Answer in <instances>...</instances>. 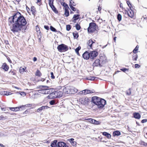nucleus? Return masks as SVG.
Returning a JSON list of instances; mask_svg holds the SVG:
<instances>
[{"instance_id":"obj_7","label":"nucleus","mask_w":147,"mask_h":147,"mask_svg":"<svg viewBox=\"0 0 147 147\" xmlns=\"http://www.w3.org/2000/svg\"><path fill=\"white\" fill-rule=\"evenodd\" d=\"M80 102L83 105H86L89 102V99L87 97H83L79 99Z\"/></svg>"},{"instance_id":"obj_8","label":"nucleus","mask_w":147,"mask_h":147,"mask_svg":"<svg viewBox=\"0 0 147 147\" xmlns=\"http://www.w3.org/2000/svg\"><path fill=\"white\" fill-rule=\"evenodd\" d=\"M89 53H90V59H94L98 55V53L95 51H90Z\"/></svg>"},{"instance_id":"obj_17","label":"nucleus","mask_w":147,"mask_h":147,"mask_svg":"<svg viewBox=\"0 0 147 147\" xmlns=\"http://www.w3.org/2000/svg\"><path fill=\"white\" fill-rule=\"evenodd\" d=\"M93 65L94 66H101L100 63V60L99 59H96L93 63Z\"/></svg>"},{"instance_id":"obj_35","label":"nucleus","mask_w":147,"mask_h":147,"mask_svg":"<svg viewBox=\"0 0 147 147\" xmlns=\"http://www.w3.org/2000/svg\"><path fill=\"white\" fill-rule=\"evenodd\" d=\"M140 144L142 145H143V146H147V143L144 142V141H141L140 142Z\"/></svg>"},{"instance_id":"obj_58","label":"nucleus","mask_w":147,"mask_h":147,"mask_svg":"<svg viewBox=\"0 0 147 147\" xmlns=\"http://www.w3.org/2000/svg\"><path fill=\"white\" fill-rule=\"evenodd\" d=\"M1 109L3 111H5V107L1 108Z\"/></svg>"},{"instance_id":"obj_57","label":"nucleus","mask_w":147,"mask_h":147,"mask_svg":"<svg viewBox=\"0 0 147 147\" xmlns=\"http://www.w3.org/2000/svg\"><path fill=\"white\" fill-rule=\"evenodd\" d=\"M37 60V58L35 57H34L33 58V60L34 62H35Z\"/></svg>"},{"instance_id":"obj_18","label":"nucleus","mask_w":147,"mask_h":147,"mask_svg":"<svg viewBox=\"0 0 147 147\" xmlns=\"http://www.w3.org/2000/svg\"><path fill=\"white\" fill-rule=\"evenodd\" d=\"M57 146L58 147H64L67 146L66 144L63 142H58Z\"/></svg>"},{"instance_id":"obj_12","label":"nucleus","mask_w":147,"mask_h":147,"mask_svg":"<svg viewBox=\"0 0 147 147\" xmlns=\"http://www.w3.org/2000/svg\"><path fill=\"white\" fill-rule=\"evenodd\" d=\"M129 7L130 8V11L129 10V17L131 18H132L134 16V9L132 7H130L129 6Z\"/></svg>"},{"instance_id":"obj_43","label":"nucleus","mask_w":147,"mask_h":147,"mask_svg":"<svg viewBox=\"0 0 147 147\" xmlns=\"http://www.w3.org/2000/svg\"><path fill=\"white\" fill-rule=\"evenodd\" d=\"M36 75L37 76H40V75H41V73L38 70H37L36 72Z\"/></svg>"},{"instance_id":"obj_61","label":"nucleus","mask_w":147,"mask_h":147,"mask_svg":"<svg viewBox=\"0 0 147 147\" xmlns=\"http://www.w3.org/2000/svg\"><path fill=\"white\" fill-rule=\"evenodd\" d=\"M25 106H26V107H30V106H32V105H31V104H28V105H25Z\"/></svg>"},{"instance_id":"obj_39","label":"nucleus","mask_w":147,"mask_h":147,"mask_svg":"<svg viewBox=\"0 0 147 147\" xmlns=\"http://www.w3.org/2000/svg\"><path fill=\"white\" fill-rule=\"evenodd\" d=\"M66 30L67 31H69L71 29V26L69 25H67L66 26Z\"/></svg>"},{"instance_id":"obj_59","label":"nucleus","mask_w":147,"mask_h":147,"mask_svg":"<svg viewBox=\"0 0 147 147\" xmlns=\"http://www.w3.org/2000/svg\"><path fill=\"white\" fill-rule=\"evenodd\" d=\"M101 9L102 8H101V7H100V6H99L98 8V11H100L101 10Z\"/></svg>"},{"instance_id":"obj_62","label":"nucleus","mask_w":147,"mask_h":147,"mask_svg":"<svg viewBox=\"0 0 147 147\" xmlns=\"http://www.w3.org/2000/svg\"><path fill=\"white\" fill-rule=\"evenodd\" d=\"M122 3H120V6L121 8H123V6H122Z\"/></svg>"},{"instance_id":"obj_37","label":"nucleus","mask_w":147,"mask_h":147,"mask_svg":"<svg viewBox=\"0 0 147 147\" xmlns=\"http://www.w3.org/2000/svg\"><path fill=\"white\" fill-rule=\"evenodd\" d=\"M70 5L75 6L76 5V4L74 2V1L73 0H71L70 1V3H69V5L70 6Z\"/></svg>"},{"instance_id":"obj_34","label":"nucleus","mask_w":147,"mask_h":147,"mask_svg":"<svg viewBox=\"0 0 147 147\" xmlns=\"http://www.w3.org/2000/svg\"><path fill=\"white\" fill-rule=\"evenodd\" d=\"M122 16L120 14H118L117 15V19L119 21L121 20Z\"/></svg>"},{"instance_id":"obj_36","label":"nucleus","mask_w":147,"mask_h":147,"mask_svg":"<svg viewBox=\"0 0 147 147\" xmlns=\"http://www.w3.org/2000/svg\"><path fill=\"white\" fill-rule=\"evenodd\" d=\"M80 16V15L77 14V15H74L73 19H76L77 20L79 18Z\"/></svg>"},{"instance_id":"obj_9","label":"nucleus","mask_w":147,"mask_h":147,"mask_svg":"<svg viewBox=\"0 0 147 147\" xmlns=\"http://www.w3.org/2000/svg\"><path fill=\"white\" fill-rule=\"evenodd\" d=\"M90 53L87 51H86L82 55V57L84 59L88 60L89 59H90Z\"/></svg>"},{"instance_id":"obj_15","label":"nucleus","mask_w":147,"mask_h":147,"mask_svg":"<svg viewBox=\"0 0 147 147\" xmlns=\"http://www.w3.org/2000/svg\"><path fill=\"white\" fill-rule=\"evenodd\" d=\"M55 92V94L56 95L57 98L58 97H60L62 96V95L64 94L63 91H57Z\"/></svg>"},{"instance_id":"obj_48","label":"nucleus","mask_w":147,"mask_h":147,"mask_svg":"<svg viewBox=\"0 0 147 147\" xmlns=\"http://www.w3.org/2000/svg\"><path fill=\"white\" fill-rule=\"evenodd\" d=\"M71 144L73 146H75L76 145V142L75 141H74L71 143Z\"/></svg>"},{"instance_id":"obj_16","label":"nucleus","mask_w":147,"mask_h":147,"mask_svg":"<svg viewBox=\"0 0 147 147\" xmlns=\"http://www.w3.org/2000/svg\"><path fill=\"white\" fill-rule=\"evenodd\" d=\"M23 107H24V106L23 105L20 106V107H10L9 109L11 111H18L20 110V108Z\"/></svg>"},{"instance_id":"obj_14","label":"nucleus","mask_w":147,"mask_h":147,"mask_svg":"<svg viewBox=\"0 0 147 147\" xmlns=\"http://www.w3.org/2000/svg\"><path fill=\"white\" fill-rule=\"evenodd\" d=\"M49 107L47 106H42L38 109L37 110V112L38 113H40L42 111L44 110L45 109H47Z\"/></svg>"},{"instance_id":"obj_27","label":"nucleus","mask_w":147,"mask_h":147,"mask_svg":"<svg viewBox=\"0 0 147 147\" xmlns=\"http://www.w3.org/2000/svg\"><path fill=\"white\" fill-rule=\"evenodd\" d=\"M49 103L51 105H55L56 104L57 102L55 100H53L50 101Z\"/></svg>"},{"instance_id":"obj_51","label":"nucleus","mask_w":147,"mask_h":147,"mask_svg":"<svg viewBox=\"0 0 147 147\" xmlns=\"http://www.w3.org/2000/svg\"><path fill=\"white\" fill-rule=\"evenodd\" d=\"M25 69L24 68H22V69L21 68L20 69V73H22V72L24 71Z\"/></svg>"},{"instance_id":"obj_60","label":"nucleus","mask_w":147,"mask_h":147,"mask_svg":"<svg viewBox=\"0 0 147 147\" xmlns=\"http://www.w3.org/2000/svg\"><path fill=\"white\" fill-rule=\"evenodd\" d=\"M76 20H77L76 19H72V21L74 22H76Z\"/></svg>"},{"instance_id":"obj_46","label":"nucleus","mask_w":147,"mask_h":147,"mask_svg":"<svg viewBox=\"0 0 147 147\" xmlns=\"http://www.w3.org/2000/svg\"><path fill=\"white\" fill-rule=\"evenodd\" d=\"M63 5L65 7V8L67 9V8H69L67 4L65 2L63 3Z\"/></svg>"},{"instance_id":"obj_50","label":"nucleus","mask_w":147,"mask_h":147,"mask_svg":"<svg viewBox=\"0 0 147 147\" xmlns=\"http://www.w3.org/2000/svg\"><path fill=\"white\" fill-rule=\"evenodd\" d=\"M140 65H139L138 64H135V67L136 68H139L140 67Z\"/></svg>"},{"instance_id":"obj_52","label":"nucleus","mask_w":147,"mask_h":147,"mask_svg":"<svg viewBox=\"0 0 147 147\" xmlns=\"http://www.w3.org/2000/svg\"><path fill=\"white\" fill-rule=\"evenodd\" d=\"M20 94L23 96H24L26 95V93L24 92H21L20 93Z\"/></svg>"},{"instance_id":"obj_30","label":"nucleus","mask_w":147,"mask_h":147,"mask_svg":"<svg viewBox=\"0 0 147 147\" xmlns=\"http://www.w3.org/2000/svg\"><path fill=\"white\" fill-rule=\"evenodd\" d=\"M31 11H32L33 14H34L36 12V11L34 7L33 6L31 8Z\"/></svg>"},{"instance_id":"obj_54","label":"nucleus","mask_w":147,"mask_h":147,"mask_svg":"<svg viewBox=\"0 0 147 147\" xmlns=\"http://www.w3.org/2000/svg\"><path fill=\"white\" fill-rule=\"evenodd\" d=\"M9 74L10 75L15 74V73L13 72V71H10L9 72Z\"/></svg>"},{"instance_id":"obj_29","label":"nucleus","mask_w":147,"mask_h":147,"mask_svg":"<svg viewBox=\"0 0 147 147\" xmlns=\"http://www.w3.org/2000/svg\"><path fill=\"white\" fill-rule=\"evenodd\" d=\"M2 94L4 95H10L11 94V92H9L6 91H3V92Z\"/></svg>"},{"instance_id":"obj_2","label":"nucleus","mask_w":147,"mask_h":147,"mask_svg":"<svg viewBox=\"0 0 147 147\" xmlns=\"http://www.w3.org/2000/svg\"><path fill=\"white\" fill-rule=\"evenodd\" d=\"M92 102L100 109L102 108L106 103V101L104 99L97 96L92 97Z\"/></svg>"},{"instance_id":"obj_42","label":"nucleus","mask_w":147,"mask_h":147,"mask_svg":"<svg viewBox=\"0 0 147 147\" xmlns=\"http://www.w3.org/2000/svg\"><path fill=\"white\" fill-rule=\"evenodd\" d=\"M86 80H94V77H88L86 79Z\"/></svg>"},{"instance_id":"obj_28","label":"nucleus","mask_w":147,"mask_h":147,"mask_svg":"<svg viewBox=\"0 0 147 147\" xmlns=\"http://www.w3.org/2000/svg\"><path fill=\"white\" fill-rule=\"evenodd\" d=\"M120 70L123 71V72L125 73L126 74H127L128 72V69H127L125 68L120 69Z\"/></svg>"},{"instance_id":"obj_4","label":"nucleus","mask_w":147,"mask_h":147,"mask_svg":"<svg viewBox=\"0 0 147 147\" xmlns=\"http://www.w3.org/2000/svg\"><path fill=\"white\" fill-rule=\"evenodd\" d=\"M57 49L59 52H62L67 51L68 50V47L65 44H61L58 46Z\"/></svg>"},{"instance_id":"obj_53","label":"nucleus","mask_w":147,"mask_h":147,"mask_svg":"<svg viewBox=\"0 0 147 147\" xmlns=\"http://www.w3.org/2000/svg\"><path fill=\"white\" fill-rule=\"evenodd\" d=\"M147 121V119H144L142 120V121L141 122L142 123H145Z\"/></svg>"},{"instance_id":"obj_20","label":"nucleus","mask_w":147,"mask_h":147,"mask_svg":"<svg viewBox=\"0 0 147 147\" xmlns=\"http://www.w3.org/2000/svg\"><path fill=\"white\" fill-rule=\"evenodd\" d=\"M134 116L135 118L138 119H139L141 117L140 115L138 113H134Z\"/></svg>"},{"instance_id":"obj_45","label":"nucleus","mask_w":147,"mask_h":147,"mask_svg":"<svg viewBox=\"0 0 147 147\" xmlns=\"http://www.w3.org/2000/svg\"><path fill=\"white\" fill-rule=\"evenodd\" d=\"M70 7L71 9L74 11H76V9L75 7L71 5H70Z\"/></svg>"},{"instance_id":"obj_25","label":"nucleus","mask_w":147,"mask_h":147,"mask_svg":"<svg viewBox=\"0 0 147 147\" xmlns=\"http://www.w3.org/2000/svg\"><path fill=\"white\" fill-rule=\"evenodd\" d=\"M120 132L119 131H115L113 132V134L114 136H118L120 135Z\"/></svg>"},{"instance_id":"obj_33","label":"nucleus","mask_w":147,"mask_h":147,"mask_svg":"<svg viewBox=\"0 0 147 147\" xmlns=\"http://www.w3.org/2000/svg\"><path fill=\"white\" fill-rule=\"evenodd\" d=\"M49 4L50 6L53 5V1L54 0H48Z\"/></svg>"},{"instance_id":"obj_63","label":"nucleus","mask_w":147,"mask_h":147,"mask_svg":"<svg viewBox=\"0 0 147 147\" xmlns=\"http://www.w3.org/2000/svg\"><path fill=\"white\" fill-rule=\"evenodd\" d=\"M76 53H77V55H78L80 56V54H79V52H76Z\"/></svg>"},{"instance_id":"obj_38","label":"nucleus","mask_w":147,"mask_h":147,"mask_svg":"<svg viewBox=\"0 0 147 147\" xmlns=\"http://www.w3.org/2000/svg\"><path fill=\"white\" fill-rule=\"evenodd\" d=\"M50 30L54 32H57V30L56 29L53 27V26H51L50 27Z\"/></svg>"},{"instance_id":"obj_56","label":"nucleus","mask_w":147,"mask_h":147,"mask_svg":"<svg viewBox=\"0 0 147 147\" xmlns=\"http://www.w3.org/2000/svg\"><path fill=\"white\" fill-rule=\"evenodd\" d=\"M74 139L73 138H71L69 139V141H70V143L74 142Z\"/></svg>"},{"instance_id":"obj_22","label":"nucleus","mask_w":147,"mask_h":147,"mask_svg":"<svg viewBox=\"0 0 147 147\" xmlns=\"http://www.w3.org/2000/svg\"><path fill=\"white\" fill-rule=\"evenodd\" d=\"M102 134L109 139L111 137V136L110 134L106 132H103Z\"/></svg>"},{"instance_id":"obj_31","label":"nucleus","mask_w":147,"mask_h":147,"mask_svg":"<svg viewBox=\"0 0 147 147\" xmlns=\"http://www.w3.org/2000/svg\"><path fill=\"white\" fill-rule=\"evenodd\" d=\"M134 61H136L137 59V55L136 54H134L132 57Z\"/></svg>"},{"instance_id":"obj_13","label":"nucleus","mask_w":147,"mask_h":147,"mask_svg":"<svg viewBox=\"0 0 147 147\" xmlns=\"http://www.w3.org/2000/svg\"><path fill=\"white\" fill-rule=\"evenodd\" d=\"M55 92L50 93L47 96V98L50 99L57 98L56 95L55 94Z\"/></svg>"},{"instance_id":"obj_10","label":"nucleus","mask_w":147,"mask_h":147,"mask_svg":"<svg viewBox=\"0 0 147 147\" xmlns=\"http://www.w3.org/2000/svg\"><path fill=\"white\" fill-rule=\"evenodd\" d=\"M86 120H87L90 123H92L94 124H98L99 123V122L91 118H89L88 119H86Z\"/></svg>"},{"instance_id":"obj_3","label":"nucleus","mask_w":147,"mask_h":147,"mask_svg":"<svg viewBox=\"0 0 147 147\" xmlns=\"http://www.w3.org/2000/svg\"><path fill=\"white\" fill-rule=\"evenodd\" d=\"M78 91V90L76 88L70 86H67L63 90V92L65 94H74Z\"/></svg>"},{"instance_id":"obj_23","label":"nucleus","mask_w":147,"mask_h":147,"mask_svg":"<svg viewBox=\"0 0 147 147\" xmlns=\"http://www.w3.org/2000/svg\"><path fill=\"white\" fill-rule=\"evenodd\" d=\"M57 140H54L53 142H52L51 146L52 147H57Z\"/></svg>"},{"instance_id":"obj_32","label":"nucleus","mask_w":147,"mask_h":147,"mask_svg":"<svg viewBox=\"0 0 147 147\" xmlns=\"http://www.w3.org/2000/svg\"><path fill=\"white\" fill-rule=\"evenodd\" d=\"M50 7H51V8L52 9V10L54 12H56V11H57V12H58L57 11V10L56 8H55V6H54V5H52V6H51Z\"/></svg>"},{"instance_id":"obj_44","label":"nucleus","mask_w":147,"mask_h":147,"mask_svg":"<svg viewBox=\"0 0 147 147\" xmlns=\"http://www.w3.org/2000/svg\"><path fill=\"white\" fill-rule=\"evenodd\" d=\"M73 35L74 38H77L78 37V34L77 33H73Z\"/></svg>"},{"instance_id":"obj_11","label":"nucleus","mask_w":147,"mask_h":147,"mask_svg":"<svg viewBox=\"0 0 147 147\" xmlns=\"http://www.w3.org/2000/svg\"><path fill=\"white\" fill-rule=\"evenodd\" d=\"M83 95H85L88 94L92 93L94 92V90H90L88 89H86L81 91Z\"/></svg>"},{"instance_id":"obj_1","label":"nucleus","mask_w":147,"mask_h":147,"mask_svg":"<svg viewBox=\"0 0 147 147\" xmlns=\"http://www.w3.org/2000/svg\"><path fill=\"white\" fill-rule=\"evenodd\" d=\"M11 30L14 32H19L22 30H25L26 27V25L27 22L24 17L21 14L18 12L9 18V24L11 26L13 23Z\"/></svg>"},{"instance_id":"obj_21","label":"nucleus","mask_w":147,"mask_h":147,"mask_svg":"<svg viewBox=\"0 0 147 147\" xmlns=\"http://www.w3.org/2000/svg\"><path fill=\"white\" fill-rule=\"evenodd\" d=\"M94 43L91 39L89 40L87 42V44L89 46L90 48H92V45L93 43Z\"/></svg>"},{"instance_id":"obj_41","label":"nucleus","mask_w":147,"mask_h":147,"mask_svg":"<svg viewBox=\"0 0 147 147\" xmlns=\"http://www.w3.org/2000/svg\"><path fill=\"white\" fill-rule=\"evenodd\" d=\"M76 29L77 30H79L81 28V27L80 25L78 24H76Z\"/></svg>"},{"instance_id":"obj_19","label":"nucleus","mask_w":147,"mask_h":147,"mask_svg":"<svg viewBox=\"0 0 147 147\" xmlns=\"http://www.w3.org/2000/svg\"><path fill=\"white\" fill-rule=\"evenodd\" d=\"M1 67L5 71H7L9 69L8 66L5 63L3 64L2 65V66Z\"/></svg>"},{"instance_id":"obj_55","label":"nucleus","mask_w":147,"mask_h":147,"mask_svg":"<svg viewBox=\"0 0 147 147\" xmlns=\"http://www.w3.org/2000/svg\"><path fill=\"white\" fill-rule=\"evenodd\" d=\"M44 28L46 30H49V27L48 26H44Z\"/></svg>"},{"instance_id":"obj_5","label":"nucleus","mask_w":147,"mask_h":147,"mask_svg":"<svg viewBox=\"0 0 147 147\" xmlns=\"http://www.w3.org/2000/svg\"><path fill=\"white\" fill-rule=\"evenodd\" d=\"M97 26L96 24L94 22H92L89 24L88 31L89 32H93L96 30Z\"/></svg>"},{"instance_id":"obj_26","label":"nucleus","mask_w":147,"mask_h":147,"mask_svg":"<svg viewBox=\"0 0 147 147\" xmlns=\"http://www.w3.org/2000/svg\"><path fill=\"white\" fill-rule=\"evenodd\" d=\"M65 15L66 16V17H68L69 15V11L68 10L67 8L66 9L65 8Z\"/></svg>"},{"instance_id":"obj_64","label":"nucleus","mask_w":147,"mask_h":147,"mask_svg":"<svg viewBox=\"0 0 147 147\" xmlns=\"http://www.w3.org/2000/svg\"><path fill=\"white\" fill-rule=\"evenodd\" d=\"M45 80V79H41V80H40L41 81L43 82V81H44Z\"/></svg>"},{"instance_id":"obj_24","label":"nucleus","mask_w":147,"mask_h":147,"mask_svg":"<svg viewBox=\"0 0 147 147\" xmlns=\"http://www.w3.org/2000/svg\"><path fill=\"white\" fill-rule=\"evenodd\" d=\"M47 88L46 89V90H45V92H46V93L45 94H50L51 93V91L52 90V89H49V87L47 86Z\"/></svg>"},{"instance_id":"obj_49","label":"nucleus","mask_w":147,"mask_h":147,"mask_svg":"<svg viewBox=\"0 0 147 147\" xmlns=\"http://www.w3.org/2000/svg\"><path fill=\"white\" fill-rule=\"evenodd\" d=\"M51 78L53 79L55 78V76L54 75L53 73V72H51Z\"/></svg>"},{"instance_id":"obj_47","label":"nucleus","mask_w":147,"mask_h":147,"mask_svg":"<svg viewBox=\"0 0 147 147\" xmlns=\"http://www.w3.org/2000/svg\"><path fill=\"white\" fill-rule=\"evenodd\" d=\"M81 47L80 46L78 47L75 50L76 52H79V51Z\"/></svg>"},{"instance_id":"obj_6","label":"nucleus","mask_w":147,"mask_h":147,"mask_svg":"<svg viewBox=\"0 0 147 147\" xmlns=\"http://www.w3.org/2000/svg\"><path fill=\"white\" fill-rule=\"evenodd\" d=\"M47 88V86L40 85L37 86L36 88L37 89H40V90H38V93L45 94V93H46V92H45V90H46Z\"/></svg>"},{"instance_id":"obj_40","label":"nucleus","mask_w":147,"mask_h":147,"mask_svg":"<svg viewBox=\"0 0 147 147\" xmlns=\"http://www.w3.org/2000/svg\"><path fill=\"white\" fill-rule=\"evenodd\" d=\"M138 48L139 47H138V46H137L135 48L133 51V52L134 53H136V52H137V51L138 50Z\"/></svg>"}]
</instances>
